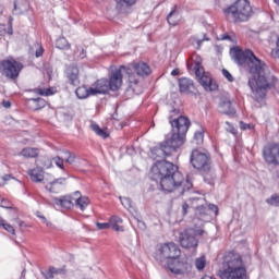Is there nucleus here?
<instances>
[{"label": "nucleus", "mask_w": 279, "mask_h": 279, "mask_svg": "<svg viewBox=\"0 0 279 279\" xmlns=\"http://www.w3.org/2000/svg\"><path fill=\"white\" fill-rule=\"evenodd\" d=\"M185 140L179 135L167 136L158 146L150 148V158L156 163L150 169V180L159 182L162 191L166 193H177L178 196L185 194L193 189V183L184 180V175L178 171V166L171 161L159 160L158 158H167L173 151H178L184 145Z\"/></svg>", "instance_id": "nucleus-1"}, {"label": "nucleus", "mask_w": 279, "mask_h": 279, "mask_svg": "<svg viewBox=\"0 0 279 279\" xmlns=\"http://www.w3.org/2000/svg\"><path fill=\"white\" fill-rule=\"evenodd\" d=\"M193 145H204V131H198L194 134Z\"/></svg>", "instance_id": "nucleus-33"}, {"label": "nucleus", "mask_w": 279, "mask_h": 279, "mask_svg": "<svg viewBox=\"0 0 279 279\" xmlns=\"http://www.w3.org/2000/svg\"><path fill=\"white\" fill-rule=\"evenodd\" d=\"M123 72L129 75V82L131 84H138V81L134 80V75H132V69L121 65L119 69L111 71L108 80L109 89L117 92L121 88L123 84Z\"/></svg>", "instance_id": "nucleus-9"}, {"label": "nucleus", "mask_w": 279, "mask_h": 279, "mask_svg": "<svg viewBox=\"0 0 279 279\" xmlns=\"http://www.w3.org/2000/svg\"><path fill=\"white\" fill-rule=\"evenodd\" d=\"M195 265H196V269H198V271H202L206 267V258L205 257L196 258Z\"/></svg>", "instance_id": "nucleus-39"}, {"label": "nucleus", "mask_w": 279, "mask_h": 279, "mask_svg": "<svg viewBox=\"0 0 279 279\" xmlns=\"http://www.w3.org/2000/svg\"><path fill=\"white\" fill-rule=\"evenodd\" d=\"M264 63H262V70L257 73H251L254 78L248 80V86L252 90V98L257 104H263L265 97H267V88L271 86L269 81H267V76L263 73L265 72Z\"/></svg>", "instance_id": "nucleus-4"}, {"label": "nucleus", "mask_w": 279, "mask_h": 279, "mask_svg": "<svg viewBox=\"0 0 279 279\" xmlns=\"http://www.w3.org/2000/svg\"><path fill=\"white\" fill-rule=\"evenodd\" d=\"M189 214V204L184 203L182 205V215H187Z\"/></svg>", "instance_id": "nucleus-55"}, {"label": "nucleus", "mask_w": 279, "mask_h": 279, "mask_svg": "<svg viewBox=\"0 0 279 279\" xmlns=\"http://www.w3.org/2000/svg\"><path fill=\"white\" fill-rule=\"evenodd\" d=\"M31 101H34L35 104H39V106H45V99L43 98H32Z\"/></svg>", "instance_id": "nucleus-54"}, {"label": "nucleus", "mask_w": 279, "mask_h": 279, "mask_svg": "<svg viewBox=\"0 0 279 279\" xmlns=\"http://www.w3.org/2000/svg\"><path fill=\"white\" fill-rule=\"evenodd\" d=\"M78 57L81 58V60H84V58H86V50L82 49Z\"/></svg>", "instance_id": "nucleus-61"}, {"label": "nucleus", "mask_w": 279, "mask_h": 279, "mask_svg": "<svg viewBox=\"0 0 279 279\" xmlns=\"http://www.w3.org/2000/svg\"><path fill=\"white\" fill-rule=\"evenodd\" d=\"M28 175L32 182H43V180H45V174L43 173V168L40 167L28 170Z\"/></svg>", "instance_id": "nucleus-23"}, {"label": "nucleus", "mask_w": 279, "mask_h": 279, "mask_svg": "<svg viewBox=\"0 0 279 279\" xmlns=\"http://www.w3.org/2000/svg\"><path fill=\"white\" fill-rule=\"evenodd\" d=\"M73 195L75 196L74 206H76V208H80V210L84 213L88 204H90V201L88 199V197L82 196V193L80 191L74 192Z\"/></svg>", "instance_id": "nucleus-19"}, {"label": "nucleus", "mask_w": 279, "mask_h": 279, "mask_svg": "<svg viewBox=\"0 0 279 279\" xmlns=\"http://www.w3.org/2000/svg\"><path fill=\"white\" fill-rule=\"evenodd\" d=\"M120 202H121L122 206H124V208H126V210H131V208H134V206L132 205V198H130V197H121L120 196Z\"/></svg>", "instance_id": "nucleus-37"}, {"label": "nucleus", "mask_w": 279, "mask_h": 279, "mask_svg": "<svg viewBox=\"0 0 279 279\" xmlns=\"http://www.w3.org/2000/svg\"><path fill=\"white\" fill-rule=\"evenodd\" d=\"M226 124L227 125H229V132H231V134H234V132H235V129H234V126H232L231 124H230V122H226Z\"/></svg>", "instance_id": "nucleus-62"}, {"label": "nucleus", "mask_w": 279, "mask_h": 279, "mask_svg": "<svg viewBox=\"0 0 279 279\" xmlns=\"http://www.w3.org/2000/svg\"><path fill=\"white\" fill-rule=\"evenodd\" d=\"M218 111L227 117H234L236 114V110L232 107V101L228 97L220 98Z\"/></svg>", "instance_id": "nucleus-15"}, {"label": "nucleus", "mask_w": 279, "mask_h": 279, "mask_svg": "<svg viewBox=\"0 0 279 279\" xmlns=\"http://www.w3.org/2000/svg\"><path fill=\"white\" fill-rule=\"evenodd\" d=\"M181 254L182 251L178 244L168 242L156 246L154 258L157 263H165V260L171 263L172 260H175V258H180Z\"/></svg>", "instance_id": "nucleus-6"}, {"label": "nucleus", "mask_w": 279, "mask_h": 279, "mask_svg": "<svg viewBox=\"0 0 279 279\" xmlns=\"http://www.w3.org/2000/svg\"><path fill=\"white\" fill-rule=\"evenodd\" d=\"M222 75L228 80V82H234V76L227 69H222Z\"/></svg>", "instance_id": "nucleus-44"}, {"label": "nucleus", "mask_w": 279, "mask_h": 279, "mask_svg": "<svg viewBox=\"0 0 279 279\" xmlns=\"http://www.w3.org/2000/svg\"><path fill=\"white\" fill-rule=\"evenodd\" d=\"M179 88L180 93H193L195 90V84L193 83V80L182 77L179 78Z\"/></svg>", "instance_id": "nucleus-20"}, {"label": "nucleus", "mask_w": 279, "mask_h": 279, "mask_svg": "<svg viewBox=\"0 0 279 279\" xmlns=\"http://www.w3.org/2000/svg\"><path fill=\"white\" fill-rule=\"evenodd\" d=\"M96 227L98 230H108V228H110V222H97Z\"/></svg>", "instance_id": "nucleus-47"}, {"label": "nucleus", "mask_w": 279, "mask_h": 279, "mask_svg": "<svg viewBox=\"0 0 279 279\" xmlns=\"http://www.w3.org/2000/svg\"><path fill=\"white\" fill-rule=\"evenodd\" d=\"M64 182H66V178L54 179L52 182L48 183L45 189L49 193H60V189Z\"/></svg>", "instance_id": "nucleus-21"}, {"label": "nucleus", "mask_w": 279, "mask_h": 279, "mask_svg": "<svg viewBox=\"0 0 279 279\" xmlns=\"http://www.w3.org/2000/svg\"><path fill=\"white\" fill-rule=\"evenodd\" d=\"M263 158L267 165L279 166V144H272L263 149Z\"/></svg>", "instance_id": "nucleus-14"}, {"label": "nucleus", "mask_w": 279, "mask_h": 279, "mask_svg": "<svg viewBox=\"0 0 279 279\" xmlns=\"http://www.w3.org/2000/svg\"><path fill=\"white\" fill-rule=\"evenodd\" d=\"M169 122L171 124V135L179 136L182 141L186 138V132L191 128V120L180 113V109L173 108L170 111Z\"/></svg>", "instance_id": "nucleus-5"}, {"label": "nucleus", "mask_w": 279, "mask_h": 279, "mask_svg": "<svg viewBox=\"0 0 279 279\" xmlns=\"http://www.w3.org/2000/svg\"><path fill=\"white\" fill-rule=\"evenodd\" d=\"M33 93H36L37 95H40L41 97H49L51 95H56V88H35L33 89Z\"/></svg>", "instance_id": "nucleus-27"}, {"label": "nucleus", "mask_w": 279, "mask_h": 279, "mask_svg": "<svg viewBox=\"0 0 279 279\" xmlns=\"http://www.w3.org/2000/svg\"><path fill=\"white\" fill-rule=\"evenodd\" d=\"M93 132H95L97 134V136H100L101 138H108V136H110V134H108V132H106V130L101 129L100 126H98V124H92L90 125Z\"/></svg>", "instance_id": "nucleus-30"}, {"label": "nucleus", "mask_w": 279, "mask_h": 279, "mask_svg": "<svg viewBox=\"0 0 279 279\" xmlns=\"http://www.w3.org/2000/svg\"><path fill=\"white\" fill-rule=\"evenodd\" d=\"M23 71V63L14 59H4L0 61V73L8 80H19Z\"/></svg>", "instance_id": "nucleus-11"}, {"label": "nucleus", "mask_w": 279, "mask_h": 279, "mask_svg": "<svg viewBox=\"0 0 279 279\" xmlns=\"http://www.w3.org/2000/svg\"><path fill=\"white\" fill-rule=\"evenodd\" d=\"M133 69L140 77H149L151 68L145 62L133 63Z\"/></svg>", "instance_id": "nucleus-18"}, {"label": "nucleus", "mask_w": 279, "mask_h": 279, "mask_svg": "<svg viewBox=\"0 0 279 279\" xmlns=\"http://www.w3.org/2000/svg\"><path fill=\"white\" fill-rule=\"evenodd\" d=\"M109 223H123V219L119 216H112Z\"/></svg>", "instance_id": "nucleus-50"}, {"label": "nucleus", "mask_w": 279, "mask_h": 279, "mask_svg": "<svg viewBox=\"0 0 279 279\" xmlns=\"http://www.w3.org/2000/svg\"><path fill=\"white\" fill-rule=\"evenodd\" d=\"M53 202L56 204V206H60L61 208H65L66 210H71V208H73L75 206V197H73V195H64L61 197H56L53 198Z\"/></svg>", "instance_id": "nucleus-16"}, {"label": "nucleus", "mask_w": 279, "mask_h": 279, "mask_svg": "<svg viewBox=\"0 0 279 279\" xmlns=\"http://www.w3.org/2000/svg\"><path fill=\"white\" fill-rule=\"evenodd\" d=\"M35 47H37V49L35 51V57L43 58V53H45V48H43V46L38 43L35 44Z\"/></svg>", "instance_id": "nucleus-42"}, {"label": "nucleus", "mask_w": 279, "mask_h": 279, "mask_svg": "<svg viewBox=\"0 0 279 279\" xmlns=\"http://www.w3.org/2000/svg\"><path fill=\"white\" fill-rule=\"evenodd\" d=\"M52 269L53 276H65L66 275V269L63 268H56V267H50Z\"/></svg>", "instance_id": "nucleus-41"}, {"label": "nucleus", "mask_w": 279, "mask_h": 279, "mask_svg": "<svg viewBox=\"0 0 279 279\" xmlns=\"http://www.w3.org/2000/svg\"><path fill=\"white\" fill-rule=\"evenodd\" d=\"M100 95H106L110 90V85L107 78H100L94 85Z\"/></svg>", "instance_id": "nucleus-24"}, {"label": "nucleus", "mask_w": 279, "mask_h": 279, "mask_svg": "<svg viewBox=\"0 0 279 279\" xmlns=\"http://www.w3.org/2000/svg\"><path fill=\"white\" fill-rule=\"evenodd\" d=\"M2 106L3 108H10L12 106V102H10L9 100H3Z\"/></svg>", "instance_id": "nucleus-59"}, {"label": "nucleus", "mask_w": 279, "mask_h": 279, "mask_svg": "<svg viewBox=\"0 0 279 279\" xmlns=\"http://www.w3.org/2000/svg\"><path fill=\"white\" fill-rule=\"evenodd\" d=\"M116 1V8L118 11L123 12L125 8H132L136 5L138 0H114Z\"/></svg>", "instance_id": "nucleus-25"}, {"label": "nucleus", "mask_w": 279, "mask_h": 279, "mask_svg": "<svg viewBox=\"0 0 279 279\" xmlns=\"http://www.w3.org/2000/svg\"><path fill=\"white\" fill-rule=\"evenodd\" d=\"M21 156H24V158H37L38 149L32 148V147H26V148L22 149Z\"/></svg>", "instance_id": "nucleus-28"}, {"label": "nucleus", "mask_w": 279, "mask_h": 279, "mask_svg": "<svg viewBox=\"0 0 279 279\" xmlns=\"http://www.w3.org/2000/svg\"><path fill=\"white\" fill-rule=\"evenodd\" d=\"M208 208V210H211L213 213H219V207H217V205L209 204Z\"/></svg>", "instance_id": "nucleus-56"}, {"label": "nucleus", "mask_w": 279, "mask_h": 279, "mask_svg": "<svg viewBox=\"0 0 279 279\" xmlns=\"http://www.w3.org/2000/svg\"><path fill=\"white\" fill-rule=\"evenodd\" d=\"M197 213H198V219L206 221L208 217V208H206L204 205H201L197 207Z\"/></svg>", "instance_id": "nucleus-34"}, {"label": "nucleus", "mask_w": 279, "mask_h": 279, "mask_svg": "<svg viewBox=\"0 0 279 279\" xmlns=\"http://www.w3.org/2000/svg\"><path fill=\"white\" fill-rule=\"evenodd\" d=\"M0 226H2V228H3V226H5V220L1 217H0Z\"/></svg>", "instance_id": "nucleus-64"}, {"label": "nucleus", "mask_w": 279, "mask_h": 279, "mask_svg": "<svg viewBox=\"0 0 279 279\" xmlns=\"http://www.w3.org/2000/svg\"><path fill=\"white\" fill-rule=\"evenodd\" d=\"M43 275L46 279H53L52 268L50 267L46 272H43Z\"/></svg>", "instance_id": "nucleus-51"}, {"label": "nucleus", "mask_w": 279, "mask_h": 279, "mask_svg": "<svg viewBox=\"0 0 279 279\" xmlns=\"http://www.w3.org/2000/svg\"><path fill=\"white\" fill-rule=\"evenodd\" d=\"M266 204H268V206L279 208V194H272L270 197L266 199Z\"/></svg>", "instance_id": "nucleus-32"}, {"label": "nucleus", "mask_w": 279, "mask_h": 279, "mask_svg": "<svg viewBox=\"0 0 279 279\" xmlns=\"http://www.w3.org/2000/svg\"><path fill=\"white\" fill-rule=\"evenodd\" d=\"M110 228L116 232H123V226H119V223H109Z\"/></svg>", "instance_id": "nucleus-49"}, {"label": "nucleus", "mask_w": 279, "mask_h": 279, "mask_svg": "<svg viewBox=\"0 0 279 279\" xmlns=\"http://www.w3.org/2000/svg\"><path fill=\"white\" fill-rule=\"evenodd\" d=\"M167 21L168 24L171 25L172 27H175L180 21V14L178 13V10L175 7L172 8L170 13L167 15Z\"/></svg>", "instance_id": "nucleus-26"}, {"label": "nucleus", "mask_w": 279, "mask_h": 279, "mask_svg": "<svg viewBox=\"0 0 279 279\" xmlns=\"http://www.w3.org/2000/svg\"><path fill=\"white\" fill-rule=\"evenodd\" d=\"M195 75L197 78V82L203 86L204 90H207V93H213L219 88V85H217V82L213 81V76H210V73L204 72V68H199V65L195 66Z\"/></svg>", "instance_id": "nucleus-12"}, {"label": "nucleus", "mask_w": 279, "mask_h": 279, "mask_svg": "<svg viewBox=\"0 0 279 279\" xmlns=\"http://www.w3.org/2000/svg\"><path fill=\"white\" fill-rule=\"evenodd\" d=\"M171 75H173L174 77L175 75H180V70L179 69L172 70Z\"/></svg>", "instance_id": "nucleus-63"}, {"label": "nucleus", "mask_w": 279, "mask_h": 279, "mask_svg": "<svg viewBox=\"0 0 279 279\" xmlns=\"http://www.w3.org/2000/svg\"><path fill=\"white\" fill-rule=\"evenodd\" d=\"M56 47L57 49L68 51L69 49H71V44H69V40H66L64 37H59L56 40Z\"/></svg>", "instance_id": "nucleus-29"}, {"label": "nucleus", "mask_w": 279, "mask_h": 279, "mask_svg": "<svg viewBox=\"0 0 279 279\" xmlns=\"http://www.w3.org/2000/svg\"><path fill=\"white\" fill-rule=\"evenodd\" d=\"M65 75L72 86L80 85V69L75 65H70L65 70Z\"/></svg>", "instance_id": "nucleus-17"}, {"label": "nucleus", "mask_w": 279, "mask_h": 279, "mask_svg": "<svg viewBox=\"0 0 279 279\" xmlns=\"http://www.w3.org/2000/svg\"><path fill=\"white\" fill-rule=\"evenodd\" d=\"M225 13L231 14L235 23H242L252 16V5L248 0H236L234 4L225 10Z\"/></svg>", "instance_id": "nucleus-8"}, {"label": "nucleus", "mask_w": 279, "mask_h": 279, "mask_svg": "<svg viewBox=\"0 0 279 279\" xmlns=\"http://www.w3.org/2000/svg\"><path fill=\"white\" fill-rule=\"evenodd\" d=\"M240 129L241 130H254V124L252 123H245L243 121L240 122Z\"/></svg>", "instance_id": "nucleus-45"}, {"label": "nucleus", "mask_w": 279, "mask_h": 279, "mask_svg": "<svg viewBox=\"0 0 279 279\" xmlns=\"http://www.w3.org/2000/svg\"><path fill=\"white\" fill-rule=\"evenodd\" d=\"M94 95H100L99 89L97 87H89L87 88V97L94 96Z\"/></svg>", "instance_id": "nucleus-46"}, {"label": "nucleus", "mask_w": 279, "mask_h": 279, "mask_svg": "<svg viewBox=\"0 0 279 279\" xmlns=\"http://www.w3.org/2000/svg\"><path fill=\"white\" fill-rule=\"evenodd\" d=\"M5 34H9V36H12V24H9V26H5L4 24H0V36H5Z\"/></svg>", "instance_id": "nucleus-36"}, {"label": "nucleus", "mask_w": 279, "mask_h": 279, "mask_svg": "<svg viewBox=\"0 0 279 279\" xmlns=\"http://www.w3.org/2000/svg\"><path fill=\"white\" fill-rule=\"evenodd\" d=\"M220 40H232V37H230V35L228 34H225V35H221Z\"/></svg>", "instance_id": "nucleus-60"}, {"label": "nucleus", "mask_w": 279, "mask_h": 279, "mask_svg": "<svg viewBox=\"0 0 279 279\" xmlns=\"http://www.w3.org/2000/svg\"><path fill=\"white\" fill-rule=\"evenodd\" d=\"M195 66H198L199 69H203L201 65H199V62H196L195 65L192 63V64H187V69L190 71H195Z\"/></svg>", "instance_id": "nucleus-57"}, {"label": "nucleus", "mask_w": 279, "mask_h": 279, "mask_svg": "<svg viewBox=\"0 0 279 279\" xmlns=\"http://www.w3.org/2000/svg\"><path fill=\"white\" fill-rule=\"evenodd\" d=\"M64 155H65V162H68L69 165H73L75 162V156L71 151L65 150Z\"/></svg>", "instance_id": "nucleus-40"}, {"label": "nucleus", "mask_w": 279, "mask_h": 279, "mask_svg": "<svg viewBox=\"0 0 279 279\" xmlns=\"http://www.w3.org/2000/svg\"><path fill=\"white\" fill-rule=\"evenodd\" d=\"M218 276L221 279H247V268L243 265L241 255L236 253L226 255Z\"/></svg>", "instance_id": "nucleus-2"}, {"label": "nucleus", "mask_w": 279, "mask_h": 279, "mask_svg": "<svg viewBox=\"0 0 279 279\" xmlns=\"http://www.w3.org/2000/svg\"><path fill=\"white\" fill-rule=\"evenodd\" d=\"M216 178H217V175H215L213 172H210V170L205 172L204 180H205V182H207V184H210V186H215Z\"/></svg>", "instance_id": "nucleus-35"}, {"label": "nucleus", "mask_w": 279, "mask_h": 279, "mask_svg": "<svg viewBox=\"0 0 279 279\" xmlns=\"http://www.w3.org/2000/svg\"><path fill=\"white\" fill-rule=\"evenodd\" d=\"M190 163L197 171H210V154L202 150V148L192 149Z\"/></svg>", "instance_id": "nucleus-10"}, {"label": "nucleus", "mask_w": 279, "mask_h": 279, "mask_svg": "<svg viewBox=\"0 0 279 279\" xmlns=\"http://www.w3.org/2000/svg\"><path fill=\"white\" fill-rule=\"evenodd\" d=\"M52 161L59 167V169L64 170V159L60 158V156L53 157Z\"/></svg>", "instance_id": "nucleus-43"}, {"label": "nucleus", "mask_w": 279, "mask_h": 279, "mask_svg": "<svg viewBox=\"0 0 279 279\" xmlns=\"http://www.w3.org/2000/svg\"><path fill=\"white\" fill-rule=\"evenodd\" d=\"M206 234L204 229L187 228L179 234V243L184 250H197L199 245L197 236Z\"/></svg>", "instance_id": "nucleus-7"}, {"label": "nucleus", "mask_w": 279, "mask_h": 279, "mask_svg": "<svg viewBox=\"0 0 279 279\" xmlns=\"http://www.w3.org/2000/svg\"><path fill=\"white\" fill-rule=\"evenodd\" d=\"M75 95L78 99H87V97H88V87L87 86L77 87L76 90H75Z\"/></svg>", "instance_id": "nucleus-31"}, {"label": "nucleus", "mask_w": 279, "mask_h": 279, "mask_svg": "<svg viewBox=\"0 0 279 279\" xmlns=\"http://www.w3.org/2000/svg\"><path fill=\"white\" fill-rule=\"evenodd\" d=\"M271 57H272V58H279V48L274 49V50L271 51Z\"/></svg>", "instance_id": "nucleus-58"}, {"label": "nucleus", "mask_w": 279, "mask_h": 279, "mask_svg": "<svg viewBox=\"0 0 279 279\" xmlns=\"http://www.w3.org/2000/svg\"><path fill=\"white\" fill-rule=\"evenodd\" d=\"M0 207L5 208V210H13L14 213H16V208H14L12 206V203L8 199H2L0 203Z\"/></svg>", "instance_id": "nucleus-38"}, {"label": "nucleus", "mask_w": 279, "mask_h": 279, "mask_svg": "<svg viewBox=\"0 0 279 279\" xmlns=\"http://www.w3.org/2000/svg\"><path fill=\"white\" fill-rule=\"evenodd\" d=\"M2 228H4L7 232H10L11 234H15L14 227H12L10 223L4 222Z\"/></svg>", "instance_id": "nucleus-52"}, {"label": "nucleus", "mask_w": 279, "mask_h": 279, "mask_svg": "<svg viewBox=\"0 0 279 279\" xmlns=\"http://www.w3.org/2000/svg\"><path fill=\"white\" fill-rule=\"evenodd\" d=\"M1 182H0V186H4V184L12 180V174H5L3 177L0 178Z\"/></svg>", "instance_id": "nucleus-48"}, {"label": "nucleus", "mask_w": 279, "mask_h": 279, "mask_svg": "<svg viewBox=\"0 0 279 279\" xmlns=\"http://www.w3.org/2000/svg\"><path fill=\"white\" fill-rule=\"evenodd\" d=\"M166 265L169 271L175 276H184V274H189V271L193 269V266L186 262V259H181L180 257H175L171 262H167Z\"/></svg>", "instance_id": "nucleus-13"}, {"label": "nucleus", "mask_w": 279, "mask_h": 279, "mask_svg": "<svg viewBox=\"0 0 279 279\" xmlns=\"http://www.w3.org/2000/svg\"><path fill=\"white\" fill-rule=\"evenodd\" d=\"M231 51L232 60L235 64L239 66L247 64L248 73H259V71H263V61L251 49L243 51L239 48H232Z\"/></svg>", "instance_id": "nucleus-3"}, {"label": "nucleus", "mask_w": 279, "mask_h": 279, "mask_svg": "<svg viewBox=\"0 0 279 279\" xmlns=\"http://www.w3.org/2000/svg\"><path fill=\"white\" fill-rule=\"evenodd\" d=\"M29 10V2L27 0H15L13 14H25Z\"/></svg>", "instance_id": "nucleus-22"}, {"label": "nucleus", "mask_w": 279, "mask_h": 279, "mask_svg": "<svg viewBox=\"0 0 279 279\" xmlns=\"http://www.w3.org/2000/svg\"><path fill=\"white\" fill-rule=\"evenodd\" d=\"M46 169H51L53 167V159H45Z\"/></svg>", "instance_id": "nucleus-53"}]
</instances>
